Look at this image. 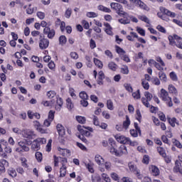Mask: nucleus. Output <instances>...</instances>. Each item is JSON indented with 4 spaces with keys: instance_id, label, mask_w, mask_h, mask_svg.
<instances>
[{
    "instance_id": "45",
    "label": "nucleus",
    "mask_w": 182,
    "mask_h": 182,
    "mask_svg": "<svg viewBox=\"0 0 182 182\" xmlns=\"http://www.w3.org/2000/svg\"><path fill=\"white\" fill-rule=\"evenodd\" d=\"M102 178L104 180V181H106V182L112 181V180L110 179V177H109V175H107V173H102Z\"/></svg>"
},
{
    "instance_id": "48",
    "label": "nucleus",
    "mask_w": 182,
    "mask_h": 182,
    "mask_svg": "<svg viewBox=\"0 0 182 182\" xmlns=\"http://www.w3.org/2000/svg\"><path fill=\"white\" fill-rule=\"evenodd\" d=\"M85 166L90 173H95V169H93V165L92 164H85Z\"/></svg>"
},
{
    "instance_id": "42",
    "label": "nucleus",
    "mask_w": 182,
    "mask_h": 182,
    "mask_svg": "<svg viewBox=\"0 0 182 182\" xmlns=\"http://www.w3.org/2000/svg\"><path fill=\"white\" fill-rule=\"evenodd\" d=\"M138 18L140 19V21H143V22H145L146 23H150V20L146 16H139Z\"/></svg>"
},
{
    "instance_id": "32",
    "label": "nucleus",
    "mask_w": 182,
    "mask_h": 182,
    "mask_svg": "<svg viewBox=\"0 0 182 182\" xmlns=\"http://www.w3.org/2000/svg\"><path fill=\"white\" fill-rule=\"evenodd\" d=\"M76 120L78 123H81V124H85V123H86V118L85 117L77 116Z\"/></svg>"
},
{
    "instance_id": "58",
    "label": "nucleus",
    "mask_w": 182,
    "mask_h": 182,
    "mask_svg": "<svg viewBox=\"0 0 182 182\" xmlns=\"http://www.w3.org/2000/svg\"><path fill=\"white\" fill-rule=\"evenodd\" d=\"M87 16L88 18H97V14H96L95 12H87Z\"/></svg>"
},
{
    "instance_id": "52",
    "label": "nucleus",
    "mask_w": 182,
    "mask_h": 182,
    "mask_svg": "<svg viewBox=\"0 0 182 182\" xmlns=\"http://www.w3.org/2000/svg\"><path fill=\"white\" fill-rule=\"evenodd\" d=\"M118 22H119V23H122V25H127L130 23V20H129L128 18L127 19L121 18L118 20Z\"/></svg>"
},
{
    "instance_id": "41",
    "label": "nucleus",
    "mask_w": 182,
    "mask_h": 182,
    "mask_svg": "<svg viewBox=\"0 0 182 182\" xmlns=\"http://www.w3.org/2000/svg\"><path fill=\"white\" fill-rule=\"evenodd\" d=\"M107 107L109 109V110H113L114 109V107L113 106V102H112V100H108L107 101Z\"/></svg>"
},
{
    "instance_id": "5",
    "label": "nucleus",
    "mask_w": 182,
    "mask_h": 182,
    "mask_svg": "<svg viewBox=\"0 0 182 182\" xmlns=\"http://www.w3.org/2000/svg\"><path fill=\"white\" fill-rule=\"evenodd\" d=\"M145 97H142L141 102L146 107H150V103L149 102L151 101V99H153V95L149 92H145L144 93Z\"/></svg>"
},
{
    "instance_id": "50",
    "label": "nucleus",
    "mask_w": 182,
    "mask_h": 182,
    "mask_svg": "<svg viewBox=\"0 0 182 182\" xmlns=\"http://www.w3.org/2000/svg\"><path fill=\"white\" fill-rule=\"evenodd\" d=\"M101 180H102V178H100V176L99 175H95V176H92V182H99V181H101Z\"/></svg>"
},
{
    "instance_id": "8",
    "label": "nucleus",
    "mask_w": 182,
    "mask_h": 182,
    "mask_svg": "<svg viewBox=\"0 0 182 182\" xmlns=\"http://www.w3.org/2000/svg\"><path fill=\"white\" fill-rule=\"evenodd\" d=\"M22 134L24 139H28V140H32L35 137V132L31 129L23 130Z\"/></svg>"
},
{
    "instance_id": "13",
    "label": "nucleus",
    "mask_w": 182,
    "mask_h": 182,
    "mask_svg": "<svg viewBox=\"0 0 182 182\" xmlns=\"http://www.w3.org/2000/svg\"><path fill=\"white\" fill-rule=\"evenodd\" d=\"M173 171L175 173H180V174L182 175V167H181V163L180 161H176L175 162V166L173 167Z\"/></svg>"
},
{
    "instance_id": "55",
    "label": "nucleus",
    "mask_w": 182,
    "mask_h": 182,
    "mask_svg": "<svg viewBox=\"0 0 182 182\" xmlns=\"http://www.w3.org/2000/svg\"><path fill=\"white\" fill-rule=\"evenodd\" d=\"M136 31L139 35H141V36H146V31L141 28L137 27Z\"/></svg>"
},
{
    "instance_id": "25",
    "label": "nucleus",
    "mask_w": 182,
    "mask_h": 182,
    "mask_svg": "<svg viewBox=\"0 0 182 182\" xmlns=\"http://www.w3.org/2000/svg\"><path fill=\"white\" fill-rule=\"evenodd\" d=\"M115 49H116L117 53H118V55L121 56L126 54V51L123 50V48H120L119 46H116Z\"/></svg>"
},
{
    "instance_id": "21",
    "label": "nucleus",
    "mask_w": 182,
    "mask_h": 182,
    "mask_svg": "<svg viewBox=\"0 0 182 182\" xmlns=\"http://www.w3.org/2000/svg\"><path fill=\"white\" fill-rule=\"evenodd\" d=\"M99 11H102V12H106L107 14H110L112 12V10L103 5L98 6Z\"/></svg>"
},
{
    "instance_id": "35",
    "label": "nucleus",
    "mask_w": 182,
    "mask_h": 182,
    "mask_svg": "<svg viewBox=\"0 0 182 182\" xmlns=\"http://www.w3.org/2000/svg\"><path fill=\"white\" fill-rule=\"evenodd\" d=\"M108 68H109V69H110L111 70H113L114 72V71H116V69H117V65H116V63H114L113 62H110L108 64Z\"/></svg>"
},
{
    "instance_id": "18",
    "label": "nucleus",
    "mask_w": 182,
    "mask_h": 182,
    "mask_svg": "<svg viewBox=\"0 0 182 182\" xmlns=\"http://www.w3.org/2000/svg\"><path fill=\"white\" fill-rule=\"evenodd\" d=\"M150 170L153 176H159V174H160V169H159L156 166H151L150 167Z\"/></svg>"
},
{
    "instance_id": "60",
    "label": "nucleus",
    "mask_w": 182,
    "mask_h": 182,
    "mask_svg": "<svg viewBox=\"0 0 182 182\" xmlns=\"http://www.w3.org/2000/svg\"><path fill=\"white\" fill-rule=\"evenodd\" d=\"M82 23L83 25L84 29H89V28H90V26H89V22H87V21L83 20L82 21Z\"/></svg>"
},
{
    "instance_id": "37",
    "label": "nucleus",
    "mask_w": 182,
    "mask_h": 182,
    "mask_svg": "<svg viewBox=\"0 0 182 182\" xmlns=\"http://www.w3.org/2000/svg\"><path fill=\"white\" fill-rule=\"evenodd\" d=\"M94 63L96 66H97L100 69H102L103 68V63H102V61L97 58H94Z\"/></svg>"
},
{
    "instance_id": "44",
    "label": "nucleus",
    "mask_w": 182,
    "mask_h": 182,
    "mask_svg": "<svg viewBox=\"0 0 182 182\" xmlns=\"http://www.w3.org/2000/svg\"><path fill=\"white\" fill-rule=\"evenodd\" d=\"M157 150L160 156H162L163 157H166V151H164V149L163 147H158Z\"/></svg>"
},
{
    "instance_id": "24",
    "label": "nucleus",
    "mask_w": 182,
    "mask_h": 182,
    "mask_svg": "<svg viewBox=\"0 0 182 182\" xmlns=\"http://www.w3.org/2000/svg\"><path fill=\"white\" fill-rule=\"evenodd\" d=\"M159 77L161 82H167V75L164 72L159 73Z\"/></svg>"
},
{
    "instance_id": "4",
    "label": "nucleus",
    "mask_w": 182,
    "mask_h": 182,
    "mask_svg": "<svg viewBox=\"0 0 182 182\" xmlns=\"http://www.w3.org/2000/svg\"><path fill=\"white\" fill-rule=\"evenodd\" d=\"M18 146L21 148L20 149L19 148H17L16 149V151H18V153H21L22 151H29V147L27 146H29V141L24 140L23 141L18 142Z\"/></svg>"
},
{
    "instance_id": "36",
    "label": "nucleus",
    "mask_w": 182,
    "mask_h": 182,
    "mask_svg": "<svg viewBox=\"0 0 182 182\" xmlns=\"http://www.w3.org/2000/svg\"><path fill=\"white\" fill-rule=\"evenodd\" d=\"M37 132H39V133H41V134H46L48 133V129L43 128V126L41 125L37 128Z\"/></svg>"
},
{
    "instance_id": "54",
    "label": "nucleus",
    "mask_w": 182,
    "mask_h": 182,
    "mask_svg": "<svg viewBox=\"0 0 182 182\" xmlns=\"http://www.w3.org/2000/svg\"><path fill=\"white\" fill-rule=\"evenodd\" d=\"M121 59H122V60H124V62H127V63L130 62V58H129V55L126 54H123L122 55H121Z\"/></svg>"
},
{
    "instance_id": "1",
    "label": "nucleus",
    "mask_w": 182,
    "mask_h": 182,
    "mask_svg": "<svg viewBox=\"0 0 182 182\" xmlns=\"http://www.w3.org/2000/svg\"><path fill=\"white\" fill-rule=\"evenodd\" d=\"M168 39L169 41V45L171 46H176L177 48H179V49H182V38L181 37L178 36L176 34H174L173 36H169L168 37Z\"/></svg>"
},
{
    "instance_id": "2",
    "label": "nucleus",
    "mask_w": 182,
    "mask_h": 182,
    "mask_svg": "<svg viewBox=\"0 0 182 182\" xmlns=\"http://www.w3.org/2000/svg\"><path fill=\"white\" fill-rule=\"evenodd\" d=\"M110 6L119 16H124V18L129 16V14L123 11V6H122V4L112 2L110 4Z\"/></svg>"
},
{
    "instance_id": "34",
    "label": "nucleus",
    "mask_w": 182,
    "mask_h": 182,
    "mask_svg": "<svg viewBox=\"0 0 182 182\" xmlns=\"http://www.w3.org/2000/svg\"><path fill=\"white\" fill-rule=\"evenodd\" d=\"M66 103H67V109H68V110H72L73 107V103H72V100L70 98H68L66 100Z\"/></svg>"
},
{
    "instance_id": "59",
    "label": "nucleus",
    "mask_w": 182,
    "mask_h": 182,
    "mask_svg": "<svg viewBox=\"0 0 182 182\" xmlns=\"http://www.w3.org/2000/svg\"><path fill=\"white\" fill-rule=\"evenodd\" d=\"M105 167L107 171H110L112 170V163L110 162H105Z\"/></svg>"
},
{
    "instance_id": "10",
    "label": "nucleus",
    "mask_w": 182,
    "mask_h": 182,
    "mask_svg": "<svg viewBox=\"0 0 182 182\" xmlns=\"http://www.w3.org/2000/svg\"><path fill=\"white\" fill-rule=\"evenodd\" d=\"M49 47V40L47 38H42V36H40L39 48L40 49H46Z\"/></svg>"
},
{
    "instance_id": "9",
    "label": "nucleus",
    "mask_w": 182,
    "mask_h": 182,
    "mask_svg": "<svg viewBox=\"0 0 182 182\" xmlns=\"http://www.w3.org/2000/svg\"><path fill=\"white\" fill-rule=\"evenodd\" d=\"M43 33L44 35H47V37L48 39H53L55 38V30L50 29L49 27H46L43 29Z\"/></svg>"
},
{
    "instance_id": "28",
    "label": "nucleus",
    "mask_w": 182,
    "mask_h": 182,
    "mask_svg": "<svg viewBox=\"0 0 182 182\" xmlns=\"http://www.w3.org/2000/svg\"><path fill=\"white\" fill-rule=\"evenodd\" d=\"M129 168L130 171H132V173H134V174H136V173H139V170L137 169V166H136L135 165L129 164Z\"/></svg>"
},
{
    "instance_id": "15",
    "label": "nucleus",
    "mask_w": 182,
    "mask_h": 182,
    "mask_svg": "<svg viewBox=\"0 0 182 182\" xmlns=\"http://www.w3.org/2000/svg\"><path fill=\"white\" fill-rule=\"evenodd\" d=\"M105 73H103V71H100L98 73V79L97 80V85H103V80L105 79Z\"/></svg>"
},
{
    "instance_id": "53",
    "label": "nucleus",
    "mask_w": 182,
    "mask_h": 182,
    "mask_svg": "<svg viewBox=\"0 0 182 182\" xmlns=\"http://www.w3.org/2000/svg\"><path fill=\"white\" fill-rule=\"evenodd\" d=\"M134 99H140V90H137L136 92L132 93Z\"/></svg>"
},
{
    "instance_id": "46",
    "label": "nucleus",
    "mask_w": 182,
    "mask_h": 182,
    "mask_svg": "<svg viewBox=\"0 0 182 182\" xmlns=\"http://www.w3.org/2000/svg\"><path fill=\"white\" fill-rule=\"evenodd\" d=\"M172 142L176 147H178V149H182L181 143H180V141H178L177 139H172Z\"/></svg>"
},
{
    "instance_id": "30",
    "label": "nucleus",
    "mask_w": 182,
    "mask_h": 182,
    "mask_svg": "<svg viewBox=\"0 0 182 182\" xmlns=\"http://www.w3.org/2000/svg\"><path fill=\"white\" fill-rule=\"evenodd\" d=\"M168 122L172 127H176V124L178 126V122H177V119L176 117H173L172 119H168Z\"/></svg>"
},
{
    "instance_id": "47",
    "label": "nucleus",
    "mask_w": 182,
    "mask_h": 182,
    "mask_svg": "<svg viewBox=\"0 0 182 182\" xmlns=\"http://www.w3.org/2000/svg\"><path fill=\"white\" fill-rule=\"evenodd\" d=\"M71 15H72V9H70V8L67 9L65 13V18H67V19H69Z\"/></svg>"
},
{
    "instance_id": "62",
    "label": "nucleus",
    "mask_w": 182,
    "mask_h": 182,
    "mask_svg": "<svg viewBox=\"0 0 182 182\" xmlns=\"http://www.w3.org/2000/svg\"><path fill=\"white\" fill-rule=\"evenodd\" d=\"M111 177L112 179L114 180V181H119V175L116 173H111Z\"/></svg>"
},
{
    "instance_id": "14",
    "label": "nucleus",
    "mask_w": 182,
    "mask_h": 182,
    "mask_svg": "<svg viewBox=\"0 0 182 182\" xmlns=\"http://www.w3.org/2000/svg\"><path fill=\"white\" fill-rule=\"evenodd\" d=\"M62 106H63V100L60 97L56 98V105H55V110L57 112H60V109H62Z\"/></svg>"
},
{
    "instance_id": "17",
    "label": "nucleus",
    "mask_w": 182,
    "mask_h": 182,
    "mask_svg": "<svg viewBox=\"0 0 182 182\" xmlns=\"http://www.w3.org/2000/svg\"><path fill=\"white\" fill-rule=\"evenodd\" d=\"M31 150H33L34 151H38V150H41V146L36 141V139L33 140V143L31 144Z\"/></svg>"
},
{
    "instance_id": "22",
    "label": "nucleus",
    "mask_w": 182,
    "mask_h": 182,
    "mask_svg": "<svg viewBox=\"0 0 182 182\" xmlns=\"http://www.w3.org/2000/svg\"><path fill=\"white\" fill-rule=\"evenodd\" d=\"M129 126H130V119L128 115H126V120L123 122V127L125 130H127Z\"/></svg>"
},
{
    "instance_id": "31",
    "label": "nucleus",
    "mask_w": 182,
    "mask_h": 182,
    "mask_svg": "<svg viewBox=\"0 0 182 182\" xmlns=\"http://www.w3.org/2000/svg\"><path fill=\"white\" fill-rule=\"evenodd\" d=\"M66 42H68V40L66 39V36H60L59 37V44L63 46V45L66 44Z\"/></svg>"
},
{
    "instance_id": "61",
    "label": "nucleus",
    "mask_w": 182,
    "mask_h": 182,
    "mask_svg": "<svg viewBox=\"0 0 182 182\" xmlns=\"http://www.w3.org/2000/svg\"><path fill=\"white\" fill-rule=\"evenodd\" d=\"M37 16L39 19H45V13L38 11L37 12Z\"/></svg>"
},
{
    "instance_id": "6",
    "label": "nucleus",
    "mask_w": 182,
    "mask_h": 182,
    "mask_svg": "<svg viewBox=\"0 0 182 182\" xmlns=\"http://www.w3.org/2000/svg\"><path fill=\"white\" fill-rule=\"evenodd\" d=\"M114 137L117 141H118V143H121V144H127V143L130 141V138L126 137L123 135L117 134Z\"/></svg>"
},
{
    "instance_id": "33",
    "label": "nucleus",
    "mask_w": 182,
    "mask_h": 182,
    "mask_svg": "<svg viewBox=\"0 0 182 182\" xmlns=\"http://www.w3.org/2000/svg\"><path fill=\"white\" fill-rule=\"evenodd\" d=\"M77 130L78 132H80V133H83V132H85V129H87V130H89L90 132H92V128L87 127H85V126H82V125H77Z\"/></svg>"
},
{
    "instance_id": "26",
    "label": "nucleus",
    "mask_w": 182,
    "mask_h": 182,
    "mask_svg": "<svg viewBox=\"0 0 182 182\" xmlns=\"http://www.w3.org/2000/svg\"><path fill=\"white\" fill-rule=\"evenodd\" d=\"M95 161L97 164L100 166V164H103L105 163V159L100 155H96L95 156Z\"/></svg>"
},
{
    "instance_id": "7",
    "label": "nucleus",
    "mask_w": 182,
    "mask_h": 182,
    "mask_svg": "<svg viewBox=\"0 0 182 182\" xmlns=\"http://www.w3.org/2000/svg\"><path fill=\"white\" fill-rule=\"evenodd\" d=\"M131 2H133V4H135V5H137L141 8V9H143L144 11H146L149 12L150 11V8L148 7L144 2L141 1V0H130Z\"/></svg>"
},
{
    "instance_id": "12",
    "label": "nucleus",
    "mask_w": 182,
    "mask_h": 182,
    "mask_svg": "<svg viewBox=\"0 0 182 182\" xmlns=\"http://www.w3.org/2000/svg\"><path fill=\"white\" fill-rule=\"evenodd\" d=\"M160 96H161L162 100H164V102H167V100H168V99L171 98L168 96V92L166 90H164V89H161V90Z\"/></svg>"
},
{
    "instance_id": "63",
    "label": "nucleus",
    "mask_w": 182,
    "mask_h": 182,
    "mask_svg": "<svg viewBox=\"0 0 182 182\" xmlns=\"http://www.w3.org/2000/svg\"><path fill=\"white\" fill-rule=\"evenodd\" d=\"M9 176H11V177H16V171H15L14 169H11L10 171H9Z\"/></svg>"
},
{
    "instance_id": "20",
    "label": "nucleus",
    "mask_w": 182,
    "mask_h": 182,
    "mask_svg": "<svg viewBox=\"0 0 182 182\" xmlns=\"http://www.w3.org/2000/svg\"><path fill=\"white\" fill-rule=\"evenodd\" d=\"M56 100H51L50 101H43L42 104L43 105V106H46V107H49L53 106Z\"/></svg>"
},
{
    "instance_id": "38",
    "label": "nucleus",
    "mask_w": 182,
    "mask_h": 182,
    "mask_svg": "<svg viewBox=\"0 0 182 182\" xmlns=\"http://www.w3.org/2000/svg\"><path fill=\"white\" fill-rule=\"evenodd\" d=\"M169 76L171 80H173V82H177L178 80V77H177V74H176V73L174 72L170 73Z\"/></svg>"
},
{
    "instance_id": "56",
    "label": "nucleus",
    "mask_w": 182,
    "mask_h": 182,
    "mask_svg": "<svg viewBox=\"0 0 182 182\" xmlns=\"http://www.w3.org/2000/svg\"><path fill=\"white\" fill-rule=\"evenodd\" d=\"M138 132H139V131H137L136 129H131L130 130V134H131V136H132V137H137V136H139Z\"/></svg>"
},
{
    "instance_id": "3",
    "label": "nucleus",
    "mask_w": 182,
    "mask_h": 182,
    "mask_svg": "<svg viewBox=\"0 0 182 182\" xmlns=\"http://www.w3.org/2000/svg\"><path fill=\"white\" fill-rule=\"evenodd\" d=\"M110 153L115 154L117 157L123 156V154H127V147L124 145H121L119 148V150L116 149L114 146H112L110 149Z\"/></svg>"
},
{
    "instance_id": "23",
    "label": "nucleus",
    "mask_w": 182,
    "mask_h": 182,
    "mask_svg": "<svg viewBox=\"0 0 182 182\" xmlns=\"http://www.w3.org/2000/svg\"><path fill=\"white\" fill-rule=\"evenodd\" d=\"M168 89L169 93H172L173 95H176V96H177L178 92L176 87H174L173 85H169Z\"/></svg>"
},
{
    "instance_id": "16",
    "label": "nucleus",
    "mask_w": 182,
    "mask_h": 182,
    "mask_svg": "<svg viewBox=\"0 0 182 182\" xmlns=\"http://www.w3.org/2000/svg\"><path fill=\"white\" fill-rule=\"evenodd\" d=\"M164 14L166 15L167 16H169L170 18H176V13L172 12L171 11L167 9H163Z\"/></svg>"
},
{
    "instance_id": "29",
    "label": "nucleus",
    "mask_w": 182,
    "mask_h": 182,
    "mask_svg": "<svg viewBox=\"0 0 182 182\" xmlns=\"http://www.w3.org/2000/svg\"><path fill=\"white\" fill-rule=\"evenodd\" d=\"M66 176V166L63 164V166L60 168V177Z\"/></svg>"
},
{
    "instance_id": "64",
    "label": "nucleus",
    "mask_w": 182,
    "mask_h": 182,
    "mask_svg": "<svg viewBox=\"0 0 182 182\" xmlns=\"http://www.w3.org/2000/svg\"><path fill=\"white\" fill-rule=\"evenodd\" d=\"M50 123H52V121H50V119H46L44 120L43 124L46 127H49V126H50Z\"/></svg>"
},
{
    "instance_id": "27",
    "label": "nucleus",
    "mask_w": 182,
    "mask_h": 182,
    "mask_svg": "<svg viewBox=\"0 0 182 182\" xmlns=\"http://www.w3.org/2000/svg\"><path fill=\"white\" fill-rule=\"evenodd\" d=\"M141 85H142V87H144V89H145V90H149V89H150V85H149V81H147L144 79H142Z\"/></svg>"
},
{
    "instance_id": "19",
    "label": "nucleus",
    "mask_w": 182,
    "mask_h": 182,
    "mask_svg": "<svg viewBox=\"0 0 182 182\" xmlns=\"http://www.w3.org/2000/svg\"><path fill=\"white\" fill-rule=\"evenodd\" d=\"M57 130L58 132V134L60 136H65V128L63 127V126L60 124H58L57 125Z\"/></svg>"
},
{
    "instance_id": "11",
    "label": "nucleus",
    "mask_w": 182,
    "mask_h": 182,
    "mask_svg": "<svg viewBox=\"0 0 182 182\" xmlns=\"http://www.w3.org/2000/svg\"><path fill=\"white\" fill-rule=\"evenodd\" d=\"M104 26L105 28H104V31L107 35H109V36H113V28H112V26H110V23H104Z\"/></svg>"
},
{
    "instance_id": "49",
    "label": "nucleus",
    "mask_w": 182,
    "mask_h": 182,
    "mask_svg": "<svg viewBox=\"0 0 182 182\" xmlns=\"http://www.w3.org/2000/svg\"><path fill=\"white\" fill-rule=\"evenodd\" d=\"M48 120H50L51 122H53V119H55V112L53 110H50L48 112Z\"/></svg>"
},
{
    "instance_id": "40",
    "label": "nucleus",
    "mask_w": 182,
    "mask_h": 182,
    "mask_svg": "<svg viewBox=\"0 0 182 182\" xmlns=\"http://www.w3.org/2000/svg\"><path fill=\"white\" fill-rule=\"evenodd\" d=\"M80 97L82 100H87L89 99V96L85 92H80Z\"/></svg>"
},
{
    "instance_id": "57",
    "label": "nucleus",
    "mask_w": 182,
    "mask_h": 182,
    "mask_svg": "<svg viewBox=\"0 0 182 182\" xmlns=\"http://www.w3.org/2000/svg\"><path fill=\"white\" fill-rule=\"evenodd\" d=\"M80 105L82 107H87V106H89V102H87V100H82L80 101Z\"/></svg>"
},
{
    "instance_id": "51",
    "label": "nucleus",
    "mask_w": 182,
    "mask_h": 182,
    "mask_svg": "<svg viewBox=\"0 0 182 182\" xmlns=\"http://www.w3.org/2000/svg\"><path fill=\"white\" fill-rule=\"evenodd\" d=\"M47 96L48 99H53L56 96V92L55 91H49L47 92Z\"/></svg>"
},
{
    "instance_id": "39",
    "label": "nucleus",
    "mask_w": 182,
    "mask_h": 182,
    "mask_svg": "<svg viewBox=\"0 0 182 182\" xmlns=\"http://www.w3.org/2000/svg\"><path fill=\"white\" fill-rule=\"evenodd\" d=\"M36 159L37 161H38V163H41V161H42V160L43 159L42 153L37 151L36 153Z\"/></svg>"
},
{
    "instance_id": "43",
    "label": "nucleus",
    "mask_w": 182,
    "mask_h": 182,
    "mask_svg": "<svg viewBox=\"0 0 182 182\" xmlns=\"http://www.w3.org/2000/svg\"><path fill=\"white\" fill-rule=\"evenodd\" d=\"M36 141L38 143L40 146L41 144H46V139L45 138H37Z\"/></svg>"
}]
</instances>
